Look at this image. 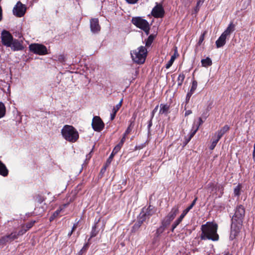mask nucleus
<instances>
[{"label":"nucleus","instance_id":"obj_45","mask_svg":"<svg viewBox=\"0 0 255 255\" xmlns=\"http://www.w3.org/2000/svg\"><path fill=\"white\" fill-rule=\"evenodd\" d=\"M141 30H142L146 34V35H148L149 34V30H150V25L149 24L142 28Z\"/></svg>","mask_w":255,"mask_h":255},{"label":"nucleus","instance_id":"obj_64","mask_svg":"<svg viewBox=\"0 0 255 255\" xmlns=\"http://www.w3.org/2000/svg\"><path fill=\"white\" fill-rule=\"evenodd\" d=\"M191 113H192L191 110H187L186 111V112L185 113V116H187L189 115L190 114H191Z\"/></svg>","mask_w":255,"mask_h":255},{"label":"nucleus","instance_id":"obj_17","mask_svg":"<svg viewBox=\"0 0 255 255\" xmlns=\"http://www.w3.org/2000/svg\"><path fill=\"white\" fill-rule=\"evenodd\" d=\"M227 37L223 33L221 35L216 41V45L217 48L223 47L226 44Z\"/></svg>","mask_w":255,"mask_h":255},{"label":"nucleus","instance_id":"obj_29","mask_svg":"<svg viewBox=\"0 0 255 255\" xmlns=\"http://www.w3.org/2000/svg\"><path fill=\"white\" fill-rule=\"evenodd\" d=\"M166 228L161 225L157 229L155 236L156 237H158L165 230Z\"/></svg>","mask_w":255,"mask_h":255},{"label":"nucleus","instance_id":"obj_27","mask_svg":"<svg viewBox=\"0 0 255 255\" xmlns=\"http://www.w3.org/2000/svg\"><path fill=\"white\" fill-rule=\"evenodd\" d=\"M90 244V241H88V242L84 245L82 249L79 252L78 255H82L84 253L86 252Z\"/></svg>","mask_w":255,"mask_h":255},{"label":"nucleus","instance_id":"obj_41","mask_svg":"<svg viewBox=\"0 0 255 255\" xmlns=\"http://www.w3.org/2000/svg\"><path fill=\"white\" fill-rule=\"evenodd\" d=\"M204 123V121L202 120V118L200 117L199 118V123L198 125L196 126V128L195 129H193V131H195V132L196 133L197 130H198L199 127L203 124Z\"/></svg>","mask_w":255,"mask_h":255},{"label":"nucleus","instance_id":"obj_10","mask_svg":"<svg viewBox=\"0 0 255 255\" xmlns=\"http://www.w3.org/2000/svg\"><path fill=\"white\" fill-rule=\"evenodd\" d=\"M151 14L155 18L163 17L165 11L162 4L156 3V5L153 8Z\"/></svg>","mask_w":255,"mask_h":255},{"label":"nucleus","instance_id":"obj_43","mask_svg":"<svg viewBox=\"0 0 255 255\" xmlns=\"http://www.w3.org/2000/svg\"><path fill=\"white\" fill-rule=\"evenodd\" d=\"M206 33V31H205L201 35V36L199 38V41L198 42V44L199 45H201L202 42L204 41V38H205V35Z\"/></svg>","mask_w":255,"mask_h":255},{"label":"nucleus","instance_id":"obj_49","mask_svg":"<svg viewBox=\"0 0 255 255\" xmlns=\"http://www.w3.org/2000/svg\"><path fill=\"white\" fill-rule=\"evenodd\" d=\"M193 95V93L189 92L187 95H186V104H187L189 100H190V97H191V96Z\"/></svg>","mask_w":255,"mask_h":255},{"label":"nucleus","instance_id":"obj_2","mask_svg":"<svg viewBox=\"0 0 255 255\" xmlns=\"http://www.w3.org/2000/svg\"><path fill=\"white\" fill-rule=\"evenodd\" d=\"M202 233L200 236L202 240H210L217 241L219 236L217 234L218 225L213 222H208L202 225L201 228Z\"/></svg>","mask_w":255,"mask_h":255},{"label":"nucleus","instance_id":"obj_57","mask_svg":"<svg viewBox=\"0 0 255 255\" xmlns=\"http://www.w3.org/2000/svg\"><path fill=\"white\" fill-rule=\"evenodd\" d=\"M108 166H106V165L101 169L100 171V174H101V176L105 172L106 168Z\"/></svg>","mask_w":255,"mask_h":255},{"label":"nucleus","instance_id":"obj_44","mask_svg":"<svg viewBox=\"0 0 255 255\" xmlns=\"http://www.w3.org/2000/svg\"><path fill=\"white\" fill-rule=\"evenodd\" d=\"M230 129V127L228 125L224 126L221 129V131L224 134Z\"/></svg>","mask_w":255,"mask_h":255},{"label":"nucleus","instance_id":"obj_18","mask_svg":"<svg viewBox=\"0 0 255 255\" xmlns=\"http://www.w3.org/2000/svg\"><path fill=\"white\" fill-rule=\"evenodd\" d=\"M170 106L168 104H161L160 105L159 115H164L167 116L169 113Z\"/></svg>","mask_w":255,"mask_h":255},{"label":"nucleus","instance_id":"obj_61","mask_svg":"<svg viewBox=\"0 0 255 255\" xmlns=\"http://www.w3.org/2000/svg\"><path fill=\"white\" fill-rule=\"evenodd\" d=\"M92 152V150L90 151V152L87 155H86V160H89L91 158V153Z\"/></svg>","mask_w":255,"mask_h":255},{"label":"nucleus","instance_id":"obj_32","mask_svg":"<svg viewBox=\"0 0 255 255\" xmlns=\"http://www.w3.org/2000/svg\"><path fill=\"white\" fill-rule=\"evenodd\" d=\"M134 120H133V121L130 122V125L128 127V128H127L126 130L125 131V132L124 133L125 134L128 135L131 131L132 128L134 126Z\"/></svg>","mask_w":255,"mask_h":255},{"label":"nucleus","instance_id":"obj_59","mask_svg":"<svg viewBox=\"0 0 255 255\" xmlns=\"http://www.w3.org/2000/svg\"><path fill=\"white\" fill-rule=\"evenodd\" d=\"M146 209H149L151 211H153L154 212H156V209H155V207L151 205H149Z\"/></svg>","mask_w":255,"mask_h":255},{"label":"nucleus","instance_id":"obj_51","mask_svg":"<svg viewBox=\"0 0 255 255\" xmlns=\"http://www.w3.org/2000/svg\"><path fill=\"white\" fill-rule=\"evenodd\" d=\"M173 62H174L173 61H172L170 59V60L166 64V66H165L166 68V69L169 68L172 66Z\"/></svg>","mask_w":255,"mask_h":255},{"label":"nucleus","instance_id":"obj_33","mask_svg":"<svg viewBox=\"0 0 255 255\" xmlns=\"http://www.w3.org/2000/svg\"><path fill=\"white\" fill-rule=\"evenodd\" d=\"M61 211V209H58L56 211H55L53 213V214L50 217L49 221L50 222L52 221L55 218H56L59 215Z\"/></svg>","mask_w":255,"mask_h":255},{"label":"nucleus","instance_id":"obj_60","mask_svg":"<svg viewBox=\"0 0 255 255\" xmlns=\"http://www.w3.org/2000/svg\"><path fill=\"white\" fill-rule=\"evenodd\" d=\"M116 114H116L115 113L112 112V113L111 114V121H113L114 120V119L115 118V117L116 116Z\"/></svg>","mask_w":255,"mask_h":255},{"label":"nucleus","instance_id":"obj_40","mask_svg":"<svg viewBox=\"0 0 255 255\" xmlns=\"http://www.w3.org/2000/svg\"><path fill=\"white\" fill-rule=\"evenodd\" d=\"M216 190H217L218 191L220 192V195H219V197H221L222 196V195L224 193V187L222 185H219L216 188Z\"/></svg>","mask_w":255,"mask_h":255},{"label":"nucleus","instance_id":"obj_16","mask_svg":"<svg viewBox=\"0 0 255 255\" xmlns=\"http://www.w3.org/2000/svg\"><path fill=\"white\" fill-rule=\"evenodd\" d=\"M13 235L10 234L4 236L0 239V246H3L8 242H11L13 241Z\"/></svg>","mask_w":255,"mask_h":255},{"label":"nucleus","instance_id":"obj_7","mask_svg":"<svg viewBox=\"0 0 255 255\" xmlns=\"http://www.w3.org/2000/svg\"><path fill=\"white\" fill-rule=\"evenodd\" d=\"M2 44L6 47H10L14 40L12 34L9 31L3 30L1 33Z\"/></svg>","mask_w":255,"mask_h":255},{"label":"nucleus","instance_id":"obj_37","mask_svg":"<svg viewBox=\"0 0 255 255\" xmlns=\"http://www.w3.org/2000/svg\"><path fill=\"white\" fill-rule=\"evenodd\" d=\"M241 185H238L237 186L234 190V194L236 196H239L240 195Z\"/></svg>","mask_w":255,"mask_h":255},{"label":"nucleus","instance_id":"obj_42","mask_svg":"<svg viewBox=\"0 0 255 255\" xmlns=\"http://www.w3.org/2000/svg\"><path fill=\"white\" fill-rule=\"evenodd\" d=\"M35 222V221H31L25 224V227L27 231L30 229L34 225Z\"/></svg>","mask_w":255,"mask_h":255},{"label":"nucleus","instance_id":"obj_58","mask_svg":"<svg viewBox=\"0 0 255 255\" xmlns=\"http://www.w3.org/2000/svg\"><path fill=\"white\" fill-rule=\"evenodd\" d=\"M79 221H78V222H77L76 223L74 224L73 225V226L72 228V231H73V232L75 231V230H76V229L78 227V225L79 224Z\"/></svg>","mask_w":255,"mask_h":255},{"label":"nucleus","instance_id":"obj_54","mask_svg":"<svg viewBox=\"0 0 255 255\" xmlns=\"http://www.w3.org/2000/svg\"><path fill=\"white\" fill-rule=\"evenodd\" d=\"M205 0H197L196 5L200 7L204 3Z\"/></svg>","mask_w":255,"mask_h":255},{"label":"nucleus","instance_id":"obj_55","mask_svg":"<svg viewBox=\"0 0 255 255\" xmlns=\"http://www.w3.org/2000/svg\"><path fill=\"white\" fill-rule=\"evenodd\" d=\"M144 146H145V143H143V144H141L139 145H136L135 147V149L136 150H137V149H140L142 148Z\"/></svg>","mask_w":255,"mask_h":255},{"label":"nucleus","instance_id":"obj_50","mask_svg":"<svg viewBox=\"0 0 255 255\" xmlns=\"http://www.w3.org/2000/svg\"><path fill=\"white\" fill-rule=\"evenodd\" d=\"M158 108V105H157V106L154 108V109L153 110V111H152V112H151V119H153V117H154V114H155V113L156 112V111H157Z\"/></svg>","mask_w":255,"mask_h":255},{"label":"nucleus","instance_id":"obj_38","mask_svg":"<svg viewBox=\"0 0 255 255\" xmlns=\"http://www.w3.org/2000/svg\"><path fill=\"white\" fill-rule=\"evenodd\" d=\"M219 141V139L217 138L216 137L213 139L211 145L209 147L210 150H213L216 147L218 142Z\"/></svg>","mask_w":255,"mask_h":255},{"label":"nucleus","instance_id":"obj_9","mask_svg":"<svg viewBox=\"0 0 255 255\" xmlns=\"http://www.w3.org/2000/svg\"><path fill=\"white\" fill-rule=\"evenodd\" d=\"M26 9L25 5L18 1L13 9V13L17 17H21L24 15Z\"/></svg>","mask_w":255,"mask_h":255},{"label":"nucleus","instance_id":"obj_52","mask_svg":"<svg viewBox=\"0 0 255 255\" xmlns=\"http://www.w3.org/2000/svg\"><path fill=\"white\" fill-rule=\"evenodd\" d=\"M209 116V114L208 111H206L202 114L201 118H204L205 120H206Z\"/></svg>","mask_w":255,"mask_h":255},{"label":"nucleus","instance_id":"obj_31","mask_svg":"<svg viewBox=\"0 0 255 255\" xmlns=\"http://www.w3.org/2000/svg\"><path fill=\"white\" fill-rule=\"evenodd\" d=\"M195 131H193V129L191 130V133L188 138H185V141L183 142V145L185 146L191 140V139L193 137V136L195 134Z\"/></svg>","mask_w":255,"mask_h":255},{"label":"nucleus","instance_id":"obj_5","mask_svg":"<svg viewBox=\"0 0 255 255\" xmlns=\"http://www.w3.org/2000/svg\"><path fill=\"white\" fill-rule=\"evenodd\" d=\"M198 199V198L196 197L194 199V200L192 201L191 204L189 206H188L186 209L183 211L182 214L180 216V217L173 223L172 225V228L171 231L172 232L174 231V230L177 227V226L182 222L183 219L186 216V215L188 213V212L193 207V206L195 205L196 202Z\"/></svg>","mask_w":255,"mask_h":255},{"label":"nucleus","instance_id":"obj_24","mask_svg":"<svg viewBox=\"0 0 255 255\" xmlns=\"http://www.w3.org/2000/svg\"><path fill=\"white\" fill-rule=\"evenodd\" d=\"M201 63L203 67H208L212 65V61L209 57H207L206 59H202Z\"/></svg>","mask_w":255,"mask_h":255},{"label":"nucleus","instance_id":"obj_39","mask_svg":"<svg viewBox=\"0 0 255 255\" xmlns=\"http://www.w3.org/2000/svg\"><path fill=\"white\" fill-rule=\"evenodd\" d=\"M115 155V154H114V153H113L112 152L110 156L109 157V158L107 160V161L106 163V166H109L111 164Z\"/></svg>","mask_w":255,"mask_h":255},{"label":"nucleus","instance_id":"obj_35","mask_svg":"<svg viewBox=\"0 0 255 255\" xmlns=\"http://www.w3.org/2000/svg\"><path fill=\"white\" fill-rule=\"evenodd\" d=\"M197 87V82L196 80H193L192 83V86L190 90V92L194 93Z\"/></svg>","mask_w":255,"mask_h":255},{"label":"nucleus","instance_id":"obj_28","mask_svg":"<svg viewBox=\"0 0 255 255\" xmlns=\"http://www.w3.org/2000/svg\"><path fill=\"white\" fill-rule=\"evenodd\" d=\"M5 111V107L4 104L0 102V118L4 116Z\"/></svg>","mask_w":255,"mask_h":255},{"label":"nucleus","instance_id":"obj_63","mask_svg":"<svg viewBox=\"0 0 255 255\" xmlns=\"http://www.w3.org/2000/svg\"><path fill=\"white\" fill-rule=\"evenodd\" d=\"M123 144H124V143L122 142V141H120V142L116 146L121 149V147H122V146L123 145Z\"/></svg>","mask_w":255,"mask_h":255},{"label":"nucleus","instance_id":"obj_19","mask_svg":"<svg viewBox=\"0 0 255 255\" xmlns=\"http://www.w3.org/2000/svg\"><path fill=\"white\" fill-rule=\"evenodd\" d=\"M235 24L233 22H230L226 29L222 33L228 36L231 34L232 32L235 30Z\"/></svg>","mask_w":255,"mask_h":255},{"label":"nucleus","instance_id":"obj_4","mask_svg":"<svg viewBox=\"0 0 255 255\" xmlns=\"http://www.w3.org/2000/svg\"><path fill=\"white\" fill-rule=\"evenodd\" d=\"M147 49L144 46H141L137 50L131 51L130 54L132 60L138 64H143L147 55Z\"/></svg>","mask_w":255,"mask_h":255},{"label":"nucleus","instance_id":"obj_21","mask_svg":"<svg viewBox=\"0 0 255 255\" xmlns=\"http://www.w3.org/2000/svg\"><path fill=\"white\" fill-rule=\"evenodd\" d=\"M8 170L6 166L0 160V175L6 177L8 175Z\"/></svg>","mask_w":255,"mask_h":255},{"label":"nucleus","instance_id":"obj_56","mask_svg":"<svg viewBox=\"0 0 255 255\" xmlns=\"http://www.w3.org/2000/svg\"><path fill=\"white\" fill-rule=\"evenodd\" d=\"M128 3L134 4L137 2L138 0H125Z\"/></svg>","mask_w":255,"mask_h":255},{"label":"nucleus","instance_id":"obj_20","mask_svg":"<svg viewBox=\"0 0 255 255\" xmlns=\"http://www.w3.org/2000/svg\"><path fill=\"white\" fill-rule=\"evenodd\" d=\"M179 212V206H174L171 209V211L167 215L170 219L173 220L176 217V215Z\"/></svg>","mask_w":255,"mask_h":255},{"label":"nucleus","instance_id":"obj_12","mask_svg":"<svg viewBox=\"0 0 255 255\" xmlns=\"http://www.w3.org/2000/svg\"><path fill=\"white\" fill-rule=\"evenodd\" d=\"M90 29L94 33H97L100 31L101 27L98 18H92L90 20Z\"/></svg>","mask_w":255,"mask_h":255},{"label":"nucleus","instance_id":"obj_15","mask_svg":"<svg viewBox=\"0 0 255 255\" xmlns=\"http://www.w3.org/2000/svg\"><path fill=\"white\" fill-rule=\"evenodd\" d=\"M12 50L15 51H21L24 48V46L22 45L19 41L17 39H14L12 42V44L10 46Z\"/></svg>","mask_w":255,"mask_h":255},{"label":"nucleus","instance_id":"obj_11","mask_svg":"<svg viewBox=\"0 0 255 255\" xmlns=\"http://www.w3.org/2000/svg\"><path fill=\"white\" fill-rule=\"evenodd\" d=\"M131 22L137 28L142 29L149 24L148 22L140 16L133 17Z\"/></svg>","mask_w":255,"mask_h":255},{"label":"nucleus","instance_id":"obj_26","mask_svg":"<svg viewBox=\"0 0 255 255\" xmlns=\"http://www.w3.org/2000/svg\"><path fill=\"white\" fill-rule=\"evenodd\" d=\"M172 219H170L167 216L165 217V218L161 222V225H162L165 228H166L168 226H169L172 221Z\"/></svg>","mask_w":255,"mask_h":255},{"label":"nucleus","instance_id":"obj_23","mask_svg":"<svg viewBox=\"0 0 255 255\" xmlns=\"http://www.w3.org/2000/svg\"><path fill=\"white\" fill-rule=\"evenodd\" d=\"M98 222L96 223L92 227V229L91 232L90 238L89 239L88 241H90L91 238L95 237L98 234L99 231L97 230V225Z\"/></svg>","mask_w":255,"mask_h":255},{"label":"nucleus","instance_id":"obj_14","mask_svg":"<svg viewBox=\"0 0 255 255\" xmlns=\"http://www.w3.org/2000/svg\"><path fill=\"white\" fill-rule=\"evenodd\" d=\"M155 212L153 211H151L149 209H146L145 207H144L142 209L141 212L139 215L145 218V220L149 219L150 217H151L153 215L155 214Z\"/></svg>","mask_w":255,"mask_h":255},{"label":"nucleus","instance_id":"obj_1","mask_svg":"<svg viewBox=\"0 0 255 255\" xmlns=\"http://www.w3.org/2000/svg\"><path fill=\"white\" fill-rule=\"evenodd\" d=\"M245 216V208L242 205H238L235 209V213L232 216L230 240L236 239L239 235L243 225Z\"/></svg>","mask_w":255,"mask_h":255},{"label":"nucleus","instance_id":"obj_8","mask_svg":"<svg viewBox=\"0 0 255 255\" xmlns=\"http://www.w3.org/2000/svg\"><path fill=\"white\" fill-rule=\"evenodd\" d=\"M92 127L95 131L100 132L104 129L105 124L100 117L96 116L93 118Z\"/></svg>","mask_w":255,"mask_h":255},{"label":"nucleus","instance_id":"obj_53","mask_svg":"<svg viewBox=\"0 0 255 255\" xmlns=\"http://www.w3.org/2000/svg\"><path fill=\"white\" fill-rule=\"evenodd\" d=\"M120 149H121L120 148H119L117 146H116L114 147V148L112 151V153H114V154H116L120 150Z\"/></svg>","mask_w":255,"mask_h":255},{"label":"nucleus","instance_id":"obj_25","mask_svg":"<svg viewBox=\"0 0 255 255\" xmlns=\"http://www.w3.org/2000/svg\"><path fill=\"white\" fill-rule=\"evenodd\" d=\"M27 231V230L25 228L22 229L18 231V233L16 232H13L11 233V234L13 235V240L16 239L18 238V236L22 235L24 233H25Z\"/></svg>","mask_w":255,"mask_h":255},{"label":"nucleus","instance_id":"obj_22","mask_svg":"<svg viewBox=\"0 0 255 255\" xmlns=\"http://www.w3.org/2000/svg\"><path fill=\"white\" fill-rule=\"evenodd\" d=\"M156 36V34H150L148 37L147 39L146 40L145 46L146 47H149L151 45L152 43L153 42V40L154 39V38H155Z\"/></svg>","mask_w":255,"mask_h":255},{"label":"nucleus","instance_id":"obj_3","mask_svg":"<svg viewBox=\"0 0 255 255\" xmlns=\"http://www.w3.org/2000/svg\"><path fill=\"white\" fill-rule=\"evenodd\" d=\"M61 133L64 139L70 142H76L79 136L77 130L70 125H65L61 130Z\"/></svg>","mask_w":255,"mask_h":255},{"label":"nucleus","instance_id":"obj_36","mask_svg":"<svg viewBox=\"0 0 255 255\" xmlns=\"http://www.w3.org/2000/svg\"><path fill=\"white\" fill-rule=\"evenodd\" d=\"M122 103H123V99H122L121 100V101L120 102V103L118 104H117L116 106L114 107V108L112 110V112L117 114L118 111L119 110V109L121 107Z\"/></svg>","mask_w":255,"mask_h":255},{"label":"nucleus","instance_id":"obj_47","mask_svg":"<svg viewBox=\"0 0 255 255\" xmlns=\"http://www.w3.org/2000/svg\"><path fill=\"white\" fill-rule=\"evenodd\" d=\"M216 134H217L216 138L219 140L221 139V138L224 135V134L220 130H218L217 132L216 133Z\"/></svg>","mask_w":255,"mask_h":255},{"label":"nucleus","instance_id":"obj_62","mask_svg":"<svg viewBox=\"0 0 255 255\" xmlns=\"http://www.w3.org/2000/svg\"><path fill=\"white\" fill-rule=\"evenodd\" d=\"M123 144H124V143L122 142V141H120V142L116 146L121 149V147H122V146L123 145Z\"/></svg>","mask_w":255,"mask_h":255},{"label":"nucleus","instance_id":"obj_34","mask_svg":"<svg viewBox=\"0 0 255 255\" xmlns=\"http://www.w3.org/2000/svg\"><path fill=\"white\" fill-rule=\"evenodd\" d=\"M34 198H35V201H37V202H38L39 203H41L45 200L44 197L40 194H36Z\"/></svg>","mask_w":255,"mask_h":255},{"label":"nucleus","instance_id":"obj_6","mask_svg":"<svg viewBox=\"0 0 255 255\" xmlns=\"http://www.w3.org/2000/svg\"><path fill=\"white\" fill-rule=\"evenodd\" d=\"M29 50L34 54L43 55L48 54L46 47L41 44L33 43L29 46Z\"/></svg>","mask_w":255,"mask_h":255},{"label":"nucleus","instance_id":"obj_48","mask_svg":"<svg viewBox=\"0 0 255 255\" xmlns=\"http://www.w3.org/2000/svg\"><path fill=\"white\" fill-rule=\"evenodd\" d=\"M152 119H151V118L150 120L148 121V123L147 128H148V133H150V128H151V127L152 125Z\"/></svg>","mask_w":255,"mask_h":255},{"label":"nucleus","instance_id":"obj_13","mask_svg":"<svg viewBox=\"0 0 255 255\" xmlns=\"http://www.w3.org/2000/svg\"><path fill=\"white\" fill-rule=\"evenodd\" d=\"M146 220L144 217H141L139 214L137 217V222L133 225L132 227L131 232H136L139 228L141 227V225L143 224L144 222Z\"/></svg>","mask_w":255,"mask_h":255},{"label":"nucleus","instance_id":"obj_46","mask_svg":"<svg viewBox=\"0 0 255 255\" xmlns=\"http://www.w3.org/2000/svg\"><path fill=\"white\" fill-rule=\"evenodd\" d=\"M57 60L60 62L65 61V57L64 55L60 54L57 56Z\"/></svg>","mask_w":255,"mask_h":255},{"label":"nucleus","instance_id":"obj_30","mask_svg":"<svg viewBox=\"0 0 255 255\" xmlns=\"http://www.w3.org/2000/svg\"><path fill=\"white\" fill-rule=\"evenodd\" d=\"M185 79V75L183 73H180L178 77L177 81H178V86H180L182 85V83Z\"/></svg>","mask_w":255,"mask_h":255}]
</instances>
